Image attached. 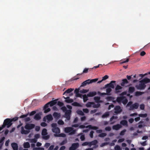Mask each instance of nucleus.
I'll return each instance as SVG.
<instances>
[{
    "instance_id": "14",
    "label": "nucleus",
    "mask_w": 150,
    "mask_h": 150,
    "mask_svg": "<svg viewBox=\"0 0 150 150\" xmlns=\"http://www.w3.org/2000/svg\"><path fill=\"white\" fill-rule=\"evenodd\" d=\"M97 94V93L96 91L90 92L87 94V96L88 97H92Z\"/></svg>"
},
{
    "instance_id": "7",
    "label": "nucleus",
    "mask_w": 150,
    "mask_h": 150,
    "mask_svg": "<svg viewBox=\"0 0 150 150\" xmlns=\"http://www.w3.org/2000/svg\"><path fill=\"white\" fill-rule=\"evenodd\" d=\"M116 81H111L109 83L106 84L105 87H109L113 89L115 88V86L116 85Z\"/></svg>"
},
{
    "instance_id": "58",
    "label": "nucleus",
    "mask_w": 150,
    "mask_h": 150,
    "mask_svg": "<svg viewBox=\"0 0 150 150\" xmlns=\"http://www.w3.org/2000/svg\"><path fill=\"white\" fill-rule=\"evenodd\" d=\"M40 135L39 134H35V135L34 137L35 139H38L40 137Z\"/></svg>"
},
{
    "instance_id": "18",
    "label": "nucleus",
    "mask_w": 150,
    "mask_h": 150,
    "mask_svg": "<svg viewBox=\"0 0 150 150\" xmlns=\"http://www.w3.org/2000/svg\"><path fill=\"white\" fill-rule=\"evenodd\" d=\"M86 128H88L89 129L93 130H97L98 127L96 126H92L91 125H88L86 126Z\"/></svg>"
},
{
    "instance_id": "44",
    "label": "nucleus",
    "mask_w": 150,
    "mask_h": 150,
    "mask_svg": "<svg viewBox=\"0 0 150 150\" xmlns=\"http://www.w3.org/2000/svg\"><path fill=\"white\" fill-rule=\"evenodd\" d=\"M98 80V79H95L91 80L89 79L90 83H92L93 82H95L97 81Z\"/></svg>"
},
{
    "instance_id": "3",
    "label": "nucleus",
    "mask_w": 150,
    "mask_h": 150,
    "mask_svg": "<svg viewBox=\"0 0 150 150\" xmlns=\"http://www.w3.org/2000/svg\"><path fill=\"white\" fill-rule=\"evenodd\" d=\"M51 127L52 128V132L56 133V134H58L60 133V130L59 128L57 127V125L55 123H53L51 125Z\"/></svg>"
},
{
    "instance_id": "63",
    "label": "nucleus",
    "mask_w": 150,
    "mask_h": 150,
    "mask_svg": "<svg viewBox=\"0 0 150 150\" xmlns=\"http://www.w3.org/2000/svg\"><path fill=\"white\" fill-rule=\"evenodd\" d=\"M111 129V128L110 127H106L105 128V130L106 131H110Z\"/></svg>"
},
{
    "instance_id": "21",
    "label": "nucleus",
    "mask_w": 150,
    "mask_h": 150,
    "mask_svg": "<svg viewBox=\"0 0 150 150\" xmlns=\"http://www.w3.org/2000/svg\"><path fill=\"white\" fill-rule=\"evenodd\" d=\"M34 119L36 120H39L41 119L40 115L39 113H37L35 114L34 117Z\"/></svg>"
},
{
    "instance_id": "31",
    "label": "nucleus",
    "mask_w": 150,
    "mask_h": 150,
    "mask_svg": "<svg viewBox=\"0 0 150 150\" xmlns=\"http://www.w3.org/2000/svg\"><path fill=\"white\" fill-rule=\"evenodd\" d=\"M74 90V89L70 88L66 90L63 93V95L65 94L66 93H70Z\"/></svg>"
},
{
    "instance_id": "2",
    "label": "nucleus",
    "mask_w": 150,
    "mask_h": 150,
    "mask_svg": "<svg viewBox=\"0 0 150 150\" xmlns=\"http://www.w3.org/2000/svg\"><path fill=\"white\" fill-rule=\"evenodd\" d=\"M35 127V125L33 124L27 123L24 127L25 129L28 130H25L23 127H21V133L22 134H27L30 133V130L33 129Z\"/></svg>"
},
{
    "instance_id": "6",
    "label": "nucleus",
    "mask_w": 150,
    "mask_h": 150,
    "mask_svg": "<svg viewBox=\"0 0 150 150\" xmlns=\"http://www.w3.org/2000/svg\"><path fill=\"white\" fill-rule=\"evenodd\" d=\"M71 112V111L70 110H67L65 112L64 117L66 118L67 120H70Z\"/></svg>"
},
{
    "instance_id": "54",
    "label": "nucleus",
    "mask_w": 150,
    "mask_h": 150,
    "mask_svg": "<svg viewBox=\"0 0 150 150\" xmlns=\"http://www.w3.org/2000/svg\"><path fill=\"white\" fill-rule=\"evenodd\" d=\"M5 138L4 137H3L1 139H0V143L2 145L3 144V141L5 139Z\"/></svg>"
},
{
    "instance_id": "4",
    "label": "nucleus",
    "mask_w": 150,
    "mask_h": 150,
    "mask_svg": "<svg viewBox=\"0 0 150 150\" xmlns=\"http://www.w3.org/2000/svg\"><path fill=\"white\" fill-rule=\"evenodd\" d=\"M64 131L66 133H69L70 135L74 134L76 132V130L71 127H66L64 128Z\"/></svg>"
},
{
    "instance_id": "19",
    "label": "nucleus",
    "mask_w": 150,
    "mask_h": 150,
    "mask_svg": "<svg viewBox=\"0 0 150 150\" xmlns=\"http://www.w3.org/2000/svg\"><path fill=\"white\" fill-rule=\"evenodd\" d=\"M100 98L99 96H95L94 98V100H95L96 102L97 103H99L101 102V101L100 100Z\"/></svg>"
},
{
    "instance_id": "32",
    "label": "nucleus",
    "mask_w": 150,
    "mask_h": 150,
    "mask_svg": "<svg viewBox=\"0 0 150 150\" xmlns=\"http://www.w3.org/2000/svg\"><path fill=\"white\" fill-rule=\"evenodd\" d=\"M46 119L49 121H50L53 120V117L51 115H47L46 117Z\"/></svg>"
},
{
    "instance_id": "37",
    "label": "nucleus",
    "mask_w": 150,
    "mask_h": 150,
    "mask_svg": "<svg viewBox=\"0 0 150 150\" xmlns=\"http://www.w3.org/2000/svg\"><path fill=\"white\" fill-rule=\"evenodd\" d=\"M89 69L88 68H85L83 71V72H82V73L81 74H77V75H81L82 74H83V73H88V70Z\"/></svg>"
},
{
    "instance_id": "33",
    "label": "nucleus",
    "mask_w": 150,
    "mask_h": 150,
    "mask_svg": "<svg viewBox=\"0 0 150 150\" xmlns=\"http://www.w3.org/2000/svg\"><path fill=\"white\" fill-rule=\"evenodd\" d=\"M109 115V113L108 112H105L104 114H103L102 116V118H106L108 117Z\"/></svg>"
},
{
    "instance_id": "56",
    "label": "nucleus",
    "mask_w": 150,
    "mask_h": 150,
    "mask_svg": "<svg viewBox=\"0 0 150 150\" xmlns=\"http://www.w3.org/2000/svg\"><path fill=\"white\" fill-rule=\"evenodd\" d=\"M109 76L107 75H105L102 78V81L105 80L107 79H108Z\"/></svg>"
},
{
    "instance_id": "60",
    "label": "nucleus",
    "mask_w": 150,
    "mask_h": 150,
    "mask_svg": "<svg viewBox=\"0 0 150 150\" xmlns=\"http://www.w3.org/2000/svg\"><path fill=\"white\" fill-rule=\"evenodd\" d=\"M80 138L82 141H84L85 139L84 135H81L80 137Z\"/></svg>"
},
{
    "instance_id": "51",
    "label": "nucleus",
    "mask_w": 150,
    "mask_h": 150,
    "mask_svg": "<svg viewBox=\"0 0 150 150\" xmlns=\"http://www.w3.org/2000/svg\"><path fill=\"white\" fill-rule=\"evenodd\" d=\"M126 130L125 129H124L122 131L120 134V135L121 136L125 134V133L126 132Z\"/></svg>"
},
{
    "instance_id": "40",
    "label": "nucleus",
    "mask_w": 150,
    "mask_h": 150,
    "mask_svg": "<svg viewBox=\"0 0 150 150\" xmlns=\"http://www.w3.org/2000/svg\"><path fill=\"white\" fill-rule=\"evenodd\" d=\"M143 93L141 92L136 91L135 93V95L136 96H141L142 94Z\"/></svg>"
},
{
    "instance_id": "48",
    "label": "nucleus",
    "mask_w": 150,
    "mask_h": 150,
    "mask_svg": "<svg viewBox=\"0 0 150 150\" xmlns=\"http://www.w3.org/2000/svg\"><path fill=\"white\" fill-rule=\"evenodd\" d=\"M129 59H122L121 64H123V63L127 62L129 61Z\"/></svg>"
},
{
    "instance_id": "1",
    "label": "nucleus",
    "mask_w": 150,
    "mask_h": 150,
    "mask_svg": "<svg viewBox=\"0 0 150 150\" xmlns=\"http://www.w3.org/2000/svg\"><path fill=\"white\" fill-rule=\"evenodd\" d=\"M140 83L138 85L136 86L135 87L137 89L143 90L146 87V84L150 83V79L148 78H145L139 82ZM148 90H150V85L149 87L148 88Z\"/></svg>"
},
{
    "instance_id": "17",
    "label": "nucleus",
    "mask_w": 150,
    "mask_h": 150,
    "mask_svg": "<svg viewBox=\"0 0 150 150\" xmlns=\"http://www.w3.org/2000/svg\"><path fill=\"white\" fill-rule=\"evenodd\" d=\"M122 82L121 83L120 85L122 86H124L125 84L128 83L129 82L126 79H123L122 80Z\"/></svg>"
},
{
    "instance_id": "28",
    "label": "nucleus",
    "mask_w": 150,
    "mask_h": 150,
    "mask_svg": "<svg viewBox=\"0 0 150 150\" xmlns=\"http://www.w3.org/2000/svg\"><path fill=\"white\" fill-rule=\"evenodd\" d=\"M41 134L43 136L47 135V129H43L42 130Z\"/></svg>"
},
{
    "instance_id": "30",
    "label": "nucleus",
    "mask_w": 150,
    "mask_h": 150,
    "mask_svg": "<svg viewBox=\"0 0 150 150\" xmlns=\"http://www.w3.org/2000/svg\"><path fill=\"white\" fill-rule=\"evenodd\" d=\"M83 101L84 102H86L88 100V97L87 96V94L86 95V94H84L82 96Z\"/></svg>"
},
{
    "instance_id": "25",
    "label": "nucleus",
    "mask_w": 150,
    "mask_h": 150,
    "mask_svg": "<svg viewBox=\"0 0 150 150\" xmlns=\"http://www.w3.org/2000/svg\"><path fill=\"white\" fill-rule=\"evenodd\" d=\"M127 100L125 96H122V102L123 103V104L125 105L127 103Z\"/></svg>"
},
{
    "instance_id": "20",
    "label": "nucleus",
    "mask_w": 150,
    "mask_h": 150,
    "mask_svg": "<svg viewBox=\"0 0 150 150\" xmlns=\"http://www.w3.org/2000/svg\"><path fill=\"white\" fill-rule=\"evenodd\" d=\"M89 79L85 81H84L81 84V86H84L86 85L87 84H90V83L89 82Z\"/></svg>"
},
{
    "instance_id": "53",
    "label": "nucleus",
    "mask_w": 150,
    "mask_h": 150,
    "mask_svg": "<svg viewBox=\"0 0 150 150\" xmlns=\"http://www.w3.org/2000/svg\"><path fill=\"white\" fill-rule=\"evenodd\" d=\"M118 117H117L116 116H112L110 118V121H112V120L114 119H116Z\"/></svg>"
},
{
    "instance_id": "10",
    "label": "nucleus",
    "mask_w": 150,
    "mask_h": 150,
    "mask_svg": "<svg viewBox=\"0 0 150 150\" xmlns=\"http://www.w3.org/2000/svg\"><path fill=\"white\" fill-rule=\"evenodd\" d=\"M139 107V104L137 103H135L134 104H132L131 106H130V110H132L134 109H137Z\"/></svg>"
},
{
    "instance_id": "64",
    "label": "nucleus",
    "mask_w": 150,
    "mask_h": 150,
    "mask_svg": "<svg viewBox=\"0 0 150 150\" xmlns=\"http://www.w3.org/2000/svg\"><path fill=\"white\" fill-rule=\"evenodd\" d=\"M54 145H51L50 146L49 149L48 150H53L54 149Z\"/></svg>"
},
{
    "instance_id": "41",
    "label": "nucleus",
    "mask_w": 150,
    "mask_h": 150,
    "mask_svg": "<svg viewBox=\"0 0 150 150\" xmlns=\"http://www.w3.org/2000/svg\"><path fill=\"white\" fill-rule=\"evenodd\" d=\"M147 114L146 113L145 114H141L139 115V116L140 117H146L147 116Z\"/></svg>"
},
{
    "instance_id": "50",
    "label": "nucleus",
    "mask_w": 150,
    "mask_h": 150,
    "mask_svg": "<svg viewBox=\"0 0 150 150\" xmlns=\"http://www.w3.org/2000/svg\"><path fill=\"white\" fill-rule=\"evenodd\" d=\"M115 150H121L120 146L118 145H117L115 146Z\"/></svg>"
},
{
    "instance_id": "59",
    "label": "nucleus",
    "mask_w": 150,
    "mask_h": 150,
    "mask_svg": "<svg viewBox=\"0 0 150 150\" xmlns=\"http://www.w3.org/2000/svg\"><path fill=\"white\" fill-rule=\"evenodd\" d=\"M44 112L45 113H47L49 111H50L51 110V109L50 108H47L46 109H44Z\"/></svg>"
},
{
    "instance_id": "22",
    "label": "nucleus",
    "mask_w": 150,
    "mask_h": 150,
    "mask_svg": "<svg viewBox=\"0 0 150 150\" xmlns=\"http://www.w3.org/2000/svg\"><path fill=\"white\" fill-rule=\"evenodd\" d=\"M53 115L54 117L57 118H59L60 117V115L59 113H58L57 112H55L53 113Z\"/></svg>"
},
{
    "instance_id": "45",
    "label": "nucleus",
    "mask_w": 150,
    "mask_h": 150,
    "mask_svg": "<svg viewBox=\"0 0 150 150\" xmlns=\"http://www.w3.org/2000/svg\"><path fill=\"white\" fill-rule=\"evenodd\" d=\"M58 123L59 125H63L64 124V122L62 120H59L58 121Z\"/></svg>"
},
{
    "instance_id": "13",
    "label": "nucleus",
    "mask_w": 150,
    "mask_h": 150,
    "mask_svg": "<svg viewBox=\"0 0 150 150\" xmlns=\"http://www.w3.org/2000/svg\"><path fill=\"white\" fill-rule=\"evenodd\" d=\"M122 89V87L118 85H117L115 88V93H118L121 92L119 90Z\"/></svg>"
},
{
    "instance_id": "49",
    "label": "nucleus",
    "mask_w": 150,
    "mask_h": 150,
    "mask_svg": "<svg viewBox=\"0 0 150 150\" xmlns=\"http://www.w3.org/2000/svg\"><path fill=\"white\" fill-rule=\"evenodd\" d=\"M67 142V139H65L63 140L60 143V145H62L65 144H66Z\"/></svg>"
},
{
    "instance_id": "15",
    "label": "nucleus",
    "mask_w": 150,
    "mask_h": 150,
    "mask_svg": "<svg viewBox=\"0 0 150 150\" xmlns=\"http://www.w3.org/2000/svg\"><path fill=\"white\" fill-rule=\"evenodd\" d=\"M98 143V141L96 140H95L89 142V146L91 147L92 145H96Z\"/></svg>"
},
{
    "instance_id": "57",
    "label": "nucleus",
    "mask_w": 150,
    "mask_h": 150,
    "mask_svg": "<svg viewBox=\"0 0 150 150\" xmlns=\"http://www.w3.org/2000/svg\"><path fill=\"white\" fill-rule=\"evenodd\" d=\"M57 105L61 107L63 106L64 104L62 102L59 101L57 103Z\"/></svg>"
},
{
    "instance_id": "23",
    "label": "nucleus",
    "mask_w": 150,
    "mask_h": 150,
    "mask_svg": "<svg viewBox=\"0 0 150 150\" xmlns=\"http://www.w3.org/2000/svg\"><path fill=\"white\" fill-rule=\"evenodd\" d=\"M54 136L55 137H66V135L65 134L62 133L59 134H54Z\"/></svg>"
},
{
    "instance_id": "62",
    "label": "nucleus",
    "mask_w": 150,
    "mask_h": 150,
    "mask_svg": "<svg viewBox=\"0 0 150 150\" xmlns=\"http://www.w3.org/2000/svg\"><path fill=\"white\" fill-rule=\"evenodd\" d=\"M82 145L83 146H86V145H89V142H84V143H82Z\"/></svg>"
},
{
    "instance_id": "29",
    "label": "nucleus",
    "mask_w": 150,
    "mask_h": 150,
    "mask_svg": "<svg viewBox=\"0 0 150 150\" xmlns=\"http://www.w3.org/2000/svg\"><path fill=\"white\" fill-rule=\"evenodd\" d=\"M23 146L25 148H28L30 147V146L29 143L28 142H25L23 144Z\"/></svg>"
},
{
    "instance_id": "39",
    "label": "nucleus",
    "mask_w": 150,
    "mask_h": 150,
    "mask_svg": "<svg viewBox=\"0 0 150 150\" xmlns=\"http://www.w3.org/2000/svg\"><path fill=\"white\" fill-rule=\"evenodd\" d=\"M106 135L107 134L106 133L101 132L100 134H99L98 136L100 137H103L106 136Z\"/></svg>"
},
{
    "instance_id": "34",
    "label": "nucleus",
    "mask_w": 150,
    "mask_h": 150,
    "mask_svg": "<svg viewBox=\"0 0 150 150\" xmlns=\"http://www.w3.org/2000/svg\"><path fill=\"white\" fill-rule=\"evenodd\" d=\"M94 104V103L93 102H88V103L86 104V106L88 107H91L92 104Z\"/></svg>"
},
{
    "instance_id": "61",
    "label": "nucleus",
    "mask_w": 150,
    "mask_h": 150,
    "mask_svg": "<svg viewBox=\"0 0 150 150\" xmlns=\"http://www.w3.org/2000/svg\"><path fill=\"white\" fill-rule=\"evenodd\" d=\"M50 145V144L49 143H46L45 144L44 146L46 148H47Z\"/></svg>"
},
{
    "instance_id": "16",
    "label": "nucleus",
    "mask_w": 150,
    "mask_h": 150,
    "mask_svg": "<svg viewBox=\"0 0 150 150\" xmlns=\"http://www.w3.org/2000/svg\"><path fill=\"white\" fill-rule=\"evenodd\" d=\"M64 98L65 99V101L68 103H72L74 100L72 99H70V98L69 97H67L65 98L64 97Z\"/></svg>"
},
{
    "instance_id": "52",
    "label": "nucleus",
    "mask_w": 150,
    "mask_h": 150,
    "mask_svg": "<svg viewBox=\"0 0 150 150\" xmlns=\"http://www.w3.org/2000/svg\"><path fill=\"white\" fill-rule=\"evenodd\" d=\"M77 92L78 91H77ZM82 96L83 95H82V94L79 93V92L78 93L77 92V93H76V97H79L81 98H82Z\"/></svg>"
},
{
    "instance_id": "8",
    "label": "nucleus",
    "mask_w": 150,
    "mask_h": 150,
    "mask_svg": "<svg viewBox=\"0 0 150 150\" xmlns=\"http://www.w3.org/2000/svg\"><path fill=\"white\" fill-rule=\"evenodd\" d=\"M114 113L116 114H118L122 111V110L119 105H116L114 108Z\"/></svg>"
},
{
    "instance_id": "38",
    "label": "nucleus",
    "mask_w": 150,
    "mask_h": 150,
    "mask_svg": "<svg viewBox=\"0 0 150 150\" xmlns=\"http://www.w3.org/2000/svg\"><path fill=\"white\" fill-rule=\"evenodd\" d=\"M112 91V89L111 88L108 87L106 89V93H107V95H110L109 93Z\"/></svg>"
},
{
    "instance_id": "24",
    "label": "nucleus",
    "mask_w": 150,
    "mask_h": 150,
    "mask_svg": "<svg viewBox=\"0 0 150 150\" xmlns=\"http://www.w3.org/2000/svg\"><path fill=\"white\" fill-rule=\"evenodd\" d=\"M48 103H49L50 106L51 107L55 105L57 103V101L56 100H53L51 101Z\"/></svg>"
},
{
    "instance_id": "42",
    "label": "nucleus",
    "mask_w": 150,
    "mask_h": 150,
    "mask_svg": "<svg viewBox=\"0 0 150 150\" xmlns=\"http://www.w3.org/2000/svg\"><path fill=\"white\" fill-rule=\"evenodd\" d=\"M77 113L78 114L80 115H83L84 114L82 111L81 110H78L77 111Z\"/></svg>"
},
{
    "instance_id": "27",
    "label": "nucleus",
    "mask_w": 150,
    "mask_h": 150,
    "mask_svg": "<svg viewBox=\"0 0 150 150\" xmlns=\"http://www.w3.org/2000/svg\"><path fill=\"white\" fill-rule=\"evenodd\" d=\"M120 124L123 126L127 125V122L125 120H122L120 122Z\"/></svg>"
},
{
    "instance_id": "11",
    "label": "nucleus",
    "mask_w": 150,
    "mask_h": 150,
    "mask_svg": "<svg viewBox=\"0 0 150 150\" xmlns=\"http://www.w3.org/2000/svg\"><path fill=\"white\" fill-rule=\"evenodd\" d=\"M11 145L13 150H18V146L16 143H12L11 144Z\"/></svg>"
},
{
    "instance_id": "26",
    "label": "nucleus",
    "mask_w": 150,
    "mask_h": 150,
    "mask_svg": "<svg viewBox=\"0 0 150 150\" xmlns=\"http://www.w3.org/2000/svg\"><path fill=\"white\" fill-rule=\"evenodd\" d=\"M135 88L134 87H130L129 88L128 91L130 93H132L135 91Z\"/></svg>"
},
{
    "instance_id": "9",
    "label": "nucleus",
    "mask_w": 150,
    "mask_h": 150,
    "mask_svg": "<svg viewBox=\"0 0 150 150\" xmlns=\"http://www.w3.org/2000/svg\"><path fill=\"white\" fill-rule=\"evenodd\" d=\"M79 146L78 143H73L71 146L69 147V150H75Z\"/></svg>"
},
{
    "instance_id": "47",
    "label": "nucleus",
    "mask_w": 150,
    "mask_h": 150,
    "mask_svg": "<svg viewBox=\"0 0 150 150\" xmlns=\"http://www.w3.org/2000/svg\"><path fill=\"white\" fill-rule=\"evenodd\" d=\"M72 105L73 106H80V104L77 102H74L72 103Z\"/></svg>"
},
{
    "instance_id": "43",
    "label": "nucleus",
    "mask_w": 150,
    "mask_h": 150,
    "mask_svg": "<svg viewBox=\"0 0 150 150\" xmlns=\"http://www.w3.org/2000/svg\"><path fill=\"white\" fill-rule=\"evenodd\" d=\"M50 136L49 135L44 136L42 137V138L43 139L45 140H47L49 139Z\"/></svg>"
},
{
    "instance_id": "46",
    "label": "nucleus",
    "mask_w": 150,
    "mask_h": 150,
    "mask_svg": "<svg viewBox=\"0 0 150 150\" xmlns=\"http://www.w3.org/2000/svg\"><path fill=\"white\" fill-rule=\"evenodd\" d=\"M88 91H89V90L88 89L86 90V89H83L80 91V92L81 93H85L88 92Z\"/></svg>"
},
{
    "instance_id": "35",
    "label": "nucleus",
    "mask_w": 150,
    "mask_h": 150,
    "mask_svg": "<svg viewBox=\"0 0 150 150\" xmlns=\"http://www.w3.org/2000/svg\"><path fill=\"white\" fill-rule=\"evenodd\" d=\"M122 97H118L116 99V101L119 103H120L122 102Z\"/></svg>"
},
{
    "instance_id": "5",
    "label": "nucleus",
    "mask_w": 150,
    "mask_h": 150,
    "mask_svg": "<svg viewBox=\"0 0 150 150\" xmlns=\"http://www.w3.org/2000/svg\"><path fill=\"white\" fill-rule=\"evenodd\" d=\"M12 124L11 120L9 118H7L5 119L4 121L3 125H4L5 127L7 126V128L10 127Z\"/></svg>"
},
{
    "instance_id": "12",
    "label": "nucleus",
    "mask_w": 150,
    "mask_h": 150,
    "mask_svg": "<svg viewBox=\"0 0 150 150\" xmlns=\"http://www.w3.org/2000/svg\"><path fill=\"white\" fill-rule=\"evenodd\" d=\"M122 127V126L120 124H118L115 125H113L112 128L113 129L117 130Z\"/></svg>"
},
{
    "instance_id": "36",
    "label": "nucleus",
    "mask_w": 150,
    "mask_h": 150,
    "mask_svg": "<svg viewBox=\"0 0 150 150\" xmlns=\"http://www.w3.org/2000/svg\"><path fill=\"white\" fill-rule=\"evenodd\" d=\"M106 99L108 101H110L111 100H112L115 99V98L112 96H108L106 97Z\"/></svg>"
},
{
    "instance_id": "55",
    "label": "nucleus",
    "mask_w": 150,
    "mask_h": 150,
    "mask_svg": "<svg viewBox=\"0 0 150 150\" xmlns=\"http://www.w3.org/2000/svg\"><path fill=\"white\" fill-rule=\"evenodd\" d=\"M145 106L144 104H142L140 105V108L142 110H144V109Z\"/></svg>"
}]
</instances>
